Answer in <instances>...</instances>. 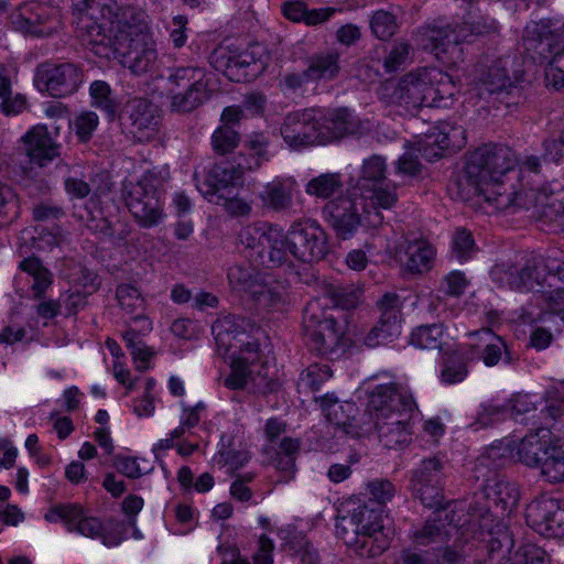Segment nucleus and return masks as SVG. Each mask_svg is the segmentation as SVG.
I'll use <instances>...</instances> for the list:
<instances>
[{
  "label": "nucleus",
  "mask_w": 564,
  "mask_h": 564,
  "mask_svg": "<svg viewBox=\"0 0 564 564\" xmlns=\"http://www.w3.org/2000/svg\"><path fill=\"white\" fill-rule=\"evenodd\" d=\"M498 452L495 447L488 449L477 458L473 469L471 478L481 481L479 491L474 495L475 503L470 507L474 518L485 520L490 517H505L518 506L520 492L517 484L491 470V467L496 469L503 465L501 457L496 462Z\"/></svg>",
  "instance_id": "nucleus-1"
},
{
  "label": "nucleus",
  "mask_w": 564,
  "mask_h": 564,
  "mask_svg": "<svg viewBox=\"0 0 564 564\" xmlns=\"http://www.w3.org/2000/svg\"><path fill=\"white\" fill-rule=\"evenodd\" d=\"M448 75L438 70L419 69L404 75L397 84L386 83L382 96L413 113L421 107H437L445 94L453 95Z\"/></svg>",
  "instance_id": "nucleus-2"
},
{
  "label": "nucleus",
  "mask_w": 564,
  "mask_h": 564,
  "mask_svg": "<svg viewBox=\"0 0 564 564\" xmlns=\"http://www.w3.org/2000/svg\"><path fill=\"white\" fill-rule=\"evenodd\" d=\"M550 430L539 427L527 434L517 451L518 458L529 467H539L551 484L564 481V437L550 438Z\"/></svg>",
  "instance_id": "nucleus-3"
},
{
  "label": "nucleus",
  "mask_w": 564,
  "mask_h": 564,
  "mask_svg": "<svg viewBox=\"0 0 564 564\" xmlns=\"http://www.w3.org/2000/svg\"><path fill=\"white\" fill-rule=\"evenodd\" d=\"M213 334L219 348H224L235 361L254 364L259 343L257 335L261 329L251 319L237 315H227L213 324Z\"/></svg>",
  "instance_id": "nucleus-4"
},
{
  "label": "nucleus",
  "mask_w": 564,
  "mask_h": 564,
  "mask_svg": "<svg viewBox=\"0 0 564 564\" xmlns=\"http://www.w3.org/2000/svg\"><path fill=\"white\" fill-rule=\"evenodd\" d=\"M303 336L307 348L318 356L333 358L344 350V327L330 310L310 303L303 315Z\"/></svg>",
  "instance_id": "nucleus-5"
},
{
  "label": "nucleus",
  "mask_w": 564,
  "mask_h": 564,
  "mask_svg": "<svg viewBox=\"0 0 564 564\" xmlns=\"http://www.w3.org/2000/svg\"><path fill=\"white\" fill-rule=\"evenodd\" d=\"M518 162L519 159L511 148L503 144H484L469 154L457 185L471 186L475 192L479 180L506 177Z\"/></svg>",
  "instance_id": "nucleus-6"
},
{
  "label": "nucleus",
  "mask_w": 564,
  "mask_h": 564,
  "mask_svg": "<svg viewBox=\"0 0 564 564\" xmlns=\"http://www.w3.org/2000/svg\"><path fill=\"white\" fill-rule=\"evenodd\" d=\"M163 181L154 171L145 172L137 182L123 183L122 196L129 212L144 228L158 225L163 216L160 188Z\"/></svg>",
  "instance_id": "nucleus-7"
},
{
  "label": "nucleus",
  "mask_w": 564,
  "mask_h": 564,
  "mask_svg": "<svg viewBox=\"0 0 564 564\" xmlns=\"http://www.w3.org/2000/svg\"><path fill=\"white\" fill-rule=\"evenodd\" d=\"M205 69L197 66L175 68L167 77V96L171 110L188 113L210 98Z\"/></svg>",
  "instance_id": "nucleus-8"
},
{
  "label": "nucleus",
  "mask_w": 564,
  "mask_h": 564,
  "mask_svg": "<svg viewBox=\"0 0 564 564\" xmlns=\"http://www.w3.org/2000/svg\"><path fill=\"white\" fill-rule=\"evenodd\" d=\"M475 83L479 90L496 95L507 108L524 104L530 86V83L524 80L523 74H514L511 80L502 58L492 62L489 66L479 65L476 68Z\"/></svg>",
  "instance_id": "nucleus-9"
},
{
  "label": "nucleus",
  "mask_w": 564,
  "mask_h": 564,
  "mask_svg": "<svg viewBox=\"0 0 564 564\" xmlns=\"http://www.w3.org/2000/svg\"><path fill=\"white\" fill-rule=\"evenodd\" d=\"M116 59H120L134 75L152 73L158 67L159 54L156 43L149 33L141 29L126 25L119 31Z\"/></svg>",
  "instance_id": "nucleus-10"
},
{
  "label": "nucleus",
  "mask_w": 564,
  "mask_h": 564,
  "mask_svg": "<svg viewBox=\"0 0 564 564\" xmlns=\"http://www.w3.org/2000/svg\"><path fill=\"white\" fill-rule=\"evenodd\" d=\"M208 59L215 70L236 83L252 80L264 70L259 46L246 50L219 46L210 53Z\"/></svg>",
  "instance_id": "nucleus-11"
},
{
  "label": "nucleus",
  "mask_w": 564,
  "mask_h": 564,
  "mask_svg": "<svg viewBox=\"0 0 564 564\" xmlns=\"http://www.w3.org/2000/svg\"><path fill=\"white\" fill-rule=\"evenodd\" d=\"M289 243L293 258L303 263L322 260L328 252V236L314 219L305 218L294 221L290 228Z\"/></svg>",
  "instance_id": "nucleus-12"
},
{
  "label": "nucleus",
  "mask_w": 564,
  "mask_h": 564,
  "mask_svg": "<svg viewBox=\"0 0 564 564\" xmlns=\"http://www.w3.org/2000/svg\"><path fill=\"white\" fill-rule=\"evenodd\" d=\"M447 462L432 456L421 462L412 471L411 484L415 496L427 508H440L445 503L443 488Z\"/></svg>",
  "instance_id": "nucleus-13"
},
{
  "label": "nucleus",
  "mask_w": 564,
  "mask_h": 564,
  "mask_svg": "<svg viewBox=\"0 0 564 564\" xmlns=\"http://www.w3.org/2000/svg\"><path fill=\"white\" fill-rule=\"evenodd\" d=\"M121 126L141 143L155 140L160 131L158 107L149 99L134 97L129 99L119 117Z\"/></svg>",
  "instance_id": "nucleus-14"
},
{
  "label": "nucleus",
  "mask_w": 564,
  "mask_h": 564,
  "mask_svg": "<svg viewBox=\"0 0 564 564\" xmlns=\"http://www.w3.org/2000/svg\"><path fill=\"white\" fill-rule=\"evenodd\" d=\"M364 209L361 197L347 193L328 200L322 208L323 216L338 239L354 237L361 225Z\"/></svg>",
  "instance_id": "nucleus-15"
},
{
  "label": "nucleus",
  "mask_w": 564,
  "mask_h": 564,
  "mask_svg": "<svg viewBox=\"0 0 564 564\" xmlns=\"http://www.w3.org/2000/svg\"><path fill=\"white\" fill-rule=\"evenodd\" d=\"M474 35V28L469 22L453 28L447 24L445 26H427L422 30L421 43L424 50L430 51L437 59L443 62H452L458 57L462 50L459 44L469 41Z\"/></svg>",
  "instance_id": "nucleus-16"
},
{
  "label": "nucleus",
  "mask_w": 564,
  "mask_h": 564,
  "mask_svg": "<svg viewBox=\"0 0 564 564\" xmlns=\"http://www.w3.org/2000/svg\"><path fill=\"white\" fill-rule=\"evenodd\" d=\"M83 83L82 69L73 63H43L36 67L34 84L40 91L54 98L76 93Z\"/></svg>",
  "instance_id": "nucleus-17"
},
{
  "label": "nucleus",
  "mask_w": 564,
  "mask_h": 564,
  "mask_svg": "<svg viewBox=\"0 0 564 564\" xmlns=\"http://www.w3.org/2000/svg\"><path fill=\"white\" fill-rule=\"evenodd\" d=\"M477 191L471 186L457 185L458 194L464 200H470L475 197L482 198L496 210H509L520 206L521 194L514 184H507L503 177L498 180L482 178L477 182Z\"/></svg>",
  "instance_id": "nucleus-18"
},
{
  "label": "nucleus",
  "mask_w": 564,
  "mask_h": 564,
  "mask_svg": "<svg viewBox=\"0 0 564 564\" xmlns=\"http://www.w3.org/2000/svg\"><path fill=\"white\" fill-rule=\"evenodd\" d=\"M321 118L315 110L304 109L290 112L281 127L284 141L294 149L302 147L323 144Z\"/></svg>",
  "instance_id": "nucleus-19"
},
{
  "label": "nucleus",
  "mask_w": 564,
  "mask_h": 564,
  "mask_svg": "<svg viewBox=\"0 0 564 564\" xmlns=\"http://www.w3.org/2000/svg\"><path fill=\"white\" fill-rule=\"evenodd\" d=\"M435 509L433 516L412 533V539L417 545L441 546L451 542L460 529L462 524L456 521L454 510H447L444 506Z\"/></svg>",
  "instance_id": "nucleus-20"
},
{
  "label": "nucleus",
  "mask_w": 564,
  "mask_h": 564,
  "mask_svg": "<svg viewBox=\"0 0 564 564\" xmlns=\"http://www.w3.org/2000/svg\"><path fill=\"white\" fill-rule=\"evenodd\" d=\"M323 144H327L350 135L364 134L369 130L362 121L348 108H337L319 116Z\"/></svg>",
  "instance_id": "nucleus-21"
},
{
  "label": "nucleus",
  "mask_w": 564,
  "mask_h": 564,
  "mask_svg": "<svg viewBox=\"0 0 564 564\" xmlns=\"http://www.w3.org/2000/svg\"><path fill=\"white\" fill-rule=\"evenodd\" d=\"M247 170H252L251 164H243L240 160L237 164L232 163H216L207 172L205 181L199 191L204 195L232 194L236 186L242 182L243 173Z\"/></svg>",
  "instance_id": "nucleus-22"
},
{
  "label": "nucleus",
  "mask_w": 564,
  "mask_h": 564,
  "mask_svg": "<svg viewBox=\"0 0 564 564\" xmlns=\"http://www.w3.org/2000/svg\"><path fill=\"white\" fill-rule=\"evenodd\" d=\"M369 406L375 416L404 412L411 414L415 408L412 395L395 383L380 384L370 394Z\"/></svg>",
  "instance_id": "nucleus-23"
},
{
  "label": "nucleus",
  "mask_w": 564,
  "mask_h": 564,
  "mask_svg": "<svg viewBox=\"0 0 564 564\" xmlns=\"http://www.w3.org/2000/svg\"><path fill=\"white\" fill-rule=\"evenodd\" d=\"M410 416L411 414L404 412L375 416L379 441L386 448L395 449L411 441Z\"/></svg>",
  "instance_id": "nucleus-24"
},
{
  "label": "nucleus",
  "mask_w": 564,
  "mask_h": 564,
  "mask_svg": "<svg viewBox=\"0 0 564 564\" xmlns=\"http://www.w3.org/2000/svg\"><path fill=\"white\" fill-rule=\"evenodd\" d=\"M464 131L462 128L452 127L448 123L442 127L432 128L431 132L420 141L419 151L429 160L442 158L443 151L448 149H459L463 144Z\"/></svg>",
  "instance_id": "nucleus-25"
},
{
  "label": "nucleus",
  "mask_w": 564,
  "mask_h": 564,
  "mask_svg": "<svg viewBox=\"0 0 564 564\" xmlns=\"http://www.w3.org/2000/svg\"><path fill=\"white\" fill-rule=\"evenodd\" d=\"M22 141L30 162L39 166H45L59 155V145L53 141L45 126L33 127Z\"/></svg>",
  "instance_id": "nucleus-26"
},
{
  "label": "nucleus",
  "mask_w": 564,
  "mask_h": 564,
  "mask_svg": "<svg viewBox=\"0 0 564 564\" xmlns=\"http://www.w3.org/2000/svg\"><path fill=\"white\" fill-rule=\"evenodd\" d=\"M126 25L129 24L119 21L116 26L111 28V34H107L102 24L90 22L83 26L82 37L95 55L107 59L115 58L119 31L126 29Z\"/></svg>",
  "instance_id": "nucleus-27"
},
{
  "label": "nucleus",
  "mask_w": 564,
  "mask_h": 564,
  "mask_svg": "<svg viewBox=\"0 0 564 564\" xmlns=\"http://www.w3.org/2000/svg\"><path fill=\"white\" fill-rule=\"evenodd\" d=\"M564 510L560 502L553 498L542 497L533 500L527 508V523L539 532L552 531L554 525L560 527Z\"/></svg>",
  "instance_id": "nucleus-28"
},
{
  "label": "nucleus",
  "mask_w": 564,
  "mask_h": 564,
  "mask_svg": "<svg viewBox=\"0 0 564 564\" xmlns=\"http://www.w3.org/2000/svg\"><path fill=\"white\" fill-rule=\"evenodd\" d=\"M293 259L289 243V232L283 234L281 229L273 227L256 265L270 269L283 265L293 268Z\"/></svg>",
  "instance_id": "nucleus-29"
},
{
  "label": "nucleus",
  "mask_w": 564,
  "mask_h": 564,
  "mask_svg": "<svg viewBox=\"0 0 564 564\" xmlns=\"http://www.w3.org/2000/svg\"><path fill=\"white\" fill-rule=\"evenodd\" d=\"M464 525H460L451 542L432 549L435 564H465L470 560L469 531Z\"/></svg>",
  "instance_id": "nucleus-30"
},
{
  "label": "nucleus",
  "mask_w": 564,
  "mask_h": 564,
  "mask_svg": "<svg viewBox=\"0 0 564 564\" xmlns=\"http://www.w3.org/2000/svg\"><path fill=\"white\" fill-rule=\"evenodd\" d=\"M283 15L295 23L316 26L328 21L336 12L335 8L308 9L302 0L286 1L281 7Z\"/></svg>",
  "instance_id": "nucleus-31"
},
{
  "label": "nucleus",
  "mask_w": 564,
  "mask_h": 564,
  "mask_svg": "<svg viewBox=\"0 0 564 564\" xmlns=\"http://www.w3.org/2000/svg\"><path fill=\"white\" fill-rule=\"evenodd\" d=\"M435 251L425 240L408 241L402 263L406 271L421 274L431 270Z\"/></svg>",
  "instance_id": "nucleus-32"
},
{
  "label": "nucleus",
  "mask_w": 564,
  "mask_h": 564,
  "mask_svg": "<svg viewBox=\"0 0 564 564\" xmlns=\"http://www.w3.org/2000/svg\"><path fill=\"white\" fill-rule=\"evenodd\" d=\"M547 261L551 264V270L547 269L546 278L549 310L564 323V262Z\"/></svg>",
  "instance_id": "nucleus-33"
},
{
  "label": "nucleus",
  "mask_w": 564,
  "mask_h": 564,
  "mask_svg": "<svg viewBox=\"0 0 564 564\" xmlns=\"http://www.w3.org/2000/svg\"><path fill=\"white\" fill-rule=\"evenodd\" d=\"M263 205L274 212H288L293 206L292 182L273 180L260 194Z\"/></svg>",
  "instance_id": "nucleus-34"
},
{
  "label": "nucleus",
  "mask_w": 564,
  "mask_h": 564,
  "mask_svg": "<svg viewBox=\"0 0 564 564\" xmlns=\"http://www.w3.org/2000/svg\"><path fill=\"white\" fill-rule=\"evenodd\" d=\"M300 449V441L297 438L284 437L279 445V449L275 452L271 464L281 471L282 475L275 480L279 482L290 481L295 474V460Z\"/></svg>",
  "instance_id": "nucleus-35"
},
{
  "label": "nucleus",
  "mask_w": 564,
  "mask_h": 564,
  "mask_svg": "<svg viewBox=\"0 0 564 564\" xmlns=\"http://www.w3.org/2000/svg\"><path fill=\"white\" fill-rule=\"evenodd\" d=\"M48 11L39 2H31L21 6L13 14V23L20 29L35 35H43L46 32L40 28L48 20Z\"/></svg>",
  "instance_id": "nucleus-36"
},
{
  "label": "nucleus",
  "mask_w": 564,
  "mask_h": 564,
  "mask_svg": "<svg viewBox=\"0 0 564 564\" xmlns=\"http://www.w3.org/2000/svg\"><path fill=\"white\" fill-rule=\"evenodd\" d=\"M307 73L312 83L333 80L340 70L339 53L336 51L314 54L307 58Z\"/></svg>",
  "instance_id": "nucleus-37"
},
{
  "label": "nucleus",
  "mask_w": 564,
  "mask_h": 564,
  "mask_svg": "<svg viewBox=\"0 0 564 564\" xmlns=\"http://www.w3.org/2000/svg\"><path fill=\"white\" fill-rule=\"evenodd\" d=\"M485 538L489 545L486 551L489 564H502L514 544L512 533L506 525L497 524L495 530L487 531Z\"/></svg>",
  "instance_id": "nucleus-38"
},
{
  "label": "nucleus",
  "mask_w": 564,
  "mask_h": 564,
  "mask_svg": "<svg viewBox=\"0 0 564 564\" xmlns=\"http://www.w3.org/2000/svg\"><path fill=\"white\" fill-rule=\"evenodd\" d=\"M485 538L489 545L486 551L489 564H502L514 544L512 533L506 525L497 524L495 530L487 531Z\"/></svg>",
  "instance_id": "nucleus-39"
},
{
  "label": "nucleus",
  "mask_w": 564,
  "mask_h": 564,
  "mask_svg": "<svg viewBox=\"0 0 564 564\" xmlns=\"http://www.w3.org/2000/svg\"><path fill=\"white\" fill-rule=\"evenodd\" d=\"M273 226L267 223H254L246 226L239 232L240 243L248 250V257L254 263L264 250L265 241Z\"/></svg>",
  "instance_id": "nucleus-40"
},
{
  "label": "nucleus",
  "mask_w": 564,
  "mask_h": 564,
  "mask_svg": "<svg viewBox=\"0 0 564 564\" xmlns=\"http://www.w3.org/2000/svg\"><path fill=\"white\" fill-rule=\"evenodd\" d=\"M356 516L358 528L364 535V540L372 547L373 540H378V534L382 533L384 528L381 510L372 509L366 503L359 505L351 510Z\"/></svg>",
  "instance_id": "nucleus-41"
},
{
  "label": "nucleus",
  "mask_w": 564,
  "mask_h": 564,
  "mask_svg": "<svg viewBox=\"0 0 564 564\" xmlns=\"http://www.w3.org/2000/svg\"><path fill=\"white\" fill-rule=\"evenodd\" d=\"M356 516L351 511L346 516L337 518L336 521V535L347 546L354 547L356 551L364 555V551L368 554L373 555L371 546L368 545L367 541L364 540V535L358 528Z\"/></svg>",
  "instance_id": "nucleus-42"
},
{
  "label": "nucleus",
  "mask_w": 564,
  "mask_h": 564,
  "mask_svg": "<svg viewBox=\"0 0 564 564\" xmlns=\"http://www.w3.org/2000/svg\"><path fill=\"white\" fill-rule=\"evenodd\" d=\"M401 319L395 315L388 314L386 317L380 316L377 324L368 332L364 338L367 347L375 348L380 345L391 343L401 333Z\"/></svg>",
  "instance_id": "nucleus-43"
},
{
  "label": "nucleus",
  "mask_w": 564,
  "mask_h": 564,
  "mask_svg": "<svg viewBox=\"0 0 564 564\" xmlns=\"http://www.w3.org/2000/svg\"><path fill=\"white\" fill-rule=\"evenodd\" d=\"M343 187V175L338 172H327L311 178L305 185V193L318 199H328Z\"/></svg>",
  "instance_id": "nucleus-44"
},
{
  "label": "nucleus",
  "mask_w": 564,
  "mask_h": 564,
  "mask_svg": "<svg viewBox=\"0 0 564 564\" xmlns=\"http://www.w3.org/2000/svg\"><path fill=\"white\" fill-rule=\"evenodd\" d=\"M547 269L551 264L547 260L539 256H532L522 264V275L529 283L523 284V290H536L546 295Z\"/></svg>",
  "instance_id": "nucleus-45"
},
{
  "label": "nucleus",
  "mask_w": 564,
  "mask_h": 564,
  "mask_svg": "<svg viewBox=\"0 0 564 564\" xmlns=\"http://www.w3.org/2000/svg\"><path fill=\"white\" fill-rule=\"evenodd\" d=\"M19 268L33 279L31 290L35 299H42L46 290L53 283L52 273L42 264L36 257H29L22 260Z\"/></svg>",
  "instance_id": "nucleus-46"
},
{
  "label": "nucleus",
  "mask_w": 564,
  "mask_h": 564,
  "mask_svg": "<svg viewBox=\"0 0 564 564\" xmlns=\"http://www.w3.org/2000/svg\"><path fill=\"white\" fill-rule=\"evenodd\" d=\"M116 296L119 306L132 316L133 321H147L144 316V300L141 292L131 284H120L117 288Z\"/></svg>",
  "instance_id": "nucleus-47"
},
{
  "label": "nucleus",
  "mask_w": 564,
  "mask_h": 564,
  "mask_svg": "<svg viewBox=\"0 0 564 564\" xmlns=\"http://www.w3.org/2000/svg\"><path fill=\"white\" fill-rule=\"evenodd\" d=\"M387 164L384 158L373 154L362 163L358 186L360 188H370L382 185L386 180Z\"/></svg>",
  "instance_id": "nucleus-48"
},
{
  "label": "nucleus",
  "mask_w": 564,
  "mask_h": 564,
  "mask_svg": "<svg viewBox=\"0 0 564 564\" xmlns=\"http://www.w3.org/2000/svg\"><path fill=\"white\" fill-rule=\"evenodd\" d=\"M324 294L335 307L341 310L355 308L359 303L360 292L352 284L329 283L324 288Z\"/></svg>",
  "instance_id": "nucleus-49"
},
{
  "label": "nucleus",
  "mask_w": 564,
  "mask_h": 564,
  "mask_svg": "<svg viewBox=\"0 0 564 564\" xmlns=\"http://www.w3.org/2000/svg\"><path fill=\"white\" fill-rule=\"evenodd\" d=\"M89 93L93 98V105L102 110L108 120H115L118 112V102L111 95L109 84L104 80H95L89 87Z\"/></svg>",
  "instance_id": "nucleus-50"
},
{
  "label": "nucleus",
  "mask_w": 564,
  "mask_h": 564,
  "mask_svg": "<svg viewBox=\"0 0 564 564\" xmlns=\"http://www.w3.org/2000/svg\"><path fill=\"white\" fill-rule=\"evenodd\" d=\"M443 325L431 324L414 328L410 336V344L421 349H444L442 344Z\"/></svg>",
  "instance_id": "nucleus-51"
},
{
  "label": "nucleus",
  "mask_w": 564,
  "mask_h": 564,
  "mask_svg": "<svg viewBox=\"0 0 564 564\" xmlns=\"http://www.w3.org/2000/svg\"><path fill=\"white\" fill-rule=\"evenodd\" d=\"M490 275L492 280L501 286H508L512 290H523V284L529 283L522 275V265L512 263L496 264Z\"/></svg>",
  "instance_id": "nucleus-52"
},
{
  "label": "nucleus",
  "mask_w": 564,
  "mask_h": 564,
  "mask_svg": "<svg viewBox=\"0 0 564 564\" xmlns=\"http://www.w3.org/2000/svg\"><path fill=\"white\" fill-rule=\"evenodd\" d=\"M545 408L541 412L545 419L552 421L561 420L564 424V380L556 381L550 386L544 394Z\"/></svg>",
  "instance_id": "nucleus-53"
},
{
  "label": "nucleus",
  "mask_w": 564,
  "mask_h": 564,
  "mask_svg": "<svg viewBox=\"0 0 564 564\" xmlns=\"http://www.w3.org/2000/svg\"><path fill=\"white\" fill-rule=\"evenodd\" d=\"M369 25L372 35L380 41L390 40L399 29L397 15L383 9L372 13Z\"/></svg>",
  "instance_id": "nucleus-54"
},
{
  "label": "nucleus",
  "mask_w": 564,
  "mask_h": 564,
  "mask_svg": "<svg viewBox=\"0 0 564 564\" xmlns=\"http://www.w3.org/2000/svg\"><path fill=\"white\" fill-rule=\"evenodd\" d=\"M89 204L96 207V202L90 200ZM79 220L85 223L86 227L97 234H101L104 237H113L112 223L106 217L101 209L95 208L91 210L88 206L82 213L77 214Z\"/></svg>",
  "instance_id": "nucleus-55"
},
{
  "label": "nucleus",
  "mask_w": 564,
  "mask_h": 564,
  "mask_svg": "<svg viewBox=\"0 0 564 564\" xmlns=\"http://www.w3.org/2000/svg\"><path fill=\"white\" fill-rule=\"evenodd\" d=\"M467 358L463 352L453 351L444 359L442 380L446 383H457L467 375Z\"/></svg>",
  "instance_id": "nucleus-56"
},
{
  "label": "nucleus",
  "mask_w": 564,
  "mask_h": 564,
  "mask_svg": "<svg viewBox=\"0 0 564 564\" xmlns=\"http://www.w3.org/2000/svg\"><path fill=\"white\" fill-rule=\"evenodd\" d=\"M239 133L232 127L219 126L212 134V148L216 154L231 153L239 144Z\"/></svg>",
  "instance_id": "nucleus-57"
},
{
  "label": "nucleus",
  "mask_w": 564,
  "mask_h": 564,
  "mask_svg": "<svg viewBox=\"0 0 564 564\" xmlns=\"http://www.w3.org/2000/svg\"><path fill=\"white\" fill-rule=\"evenodd\" d=\"M84 514L83 508L77 503L53 506L44 516L48 522H55L58 519L65 522L66 527H76V523Z\"/></svg>",
  "instance_id": "nucleus-58"
},
{
  "label": "nucleus",
  "mask_w": 564,
  "mask_h": 564,
  "mask_svg": "<svg viewBox=\"0 0 564 564\" xmlns=\"http://www.w3.org/2000/svg\"><path fill=\"white\" fill-rule=\"evenodd\" d=\"M453 254L459 261H466L477 251L471 232L465 228H457L452 239Z\"/></svg>",
  "instance_id": "nucleus-59"
},
{
  "label": "nucleus",
  "mask_w": 564,
  "mask_h": 564,
  "mask_svg": "<svg viewBox=\"0 0 564 564\" xmlns=\"http://www.w3.org/2000/svg\"><path fill=\"white\" fill-rule=\"evenodd\" d=\"M509 560L510 564H547L546 552L531 543L521 545Z\"/></svg>",
  "instance_id": "nucleus-60"
},
{
  "label": "nucleus",
  "mask_w": 564,
  "mask_h": 564,
  "mask_svg": "<svg viewBox=\"0 0 564 564\" xmlns=\"http://www.w3.org/2000/svg\"><path fill=\"white\" fill-rule=\"evenodd\" d=\"M480 358L487 367L496 366L501 359L506 364H511L514 360L508 346L500 337L497 338L496 343L486 344Z\"/></svg>",
  "instance_id": "nucleus-61"
},
{
  "label": "nucleus",
  "mask_w": 564,
  "mask_h": 564,
  "mask_svg": "<svg viewBox=\"0 0 564 564\" xmlns=\"http://www.w3.org/2000/svg\"><path fill=\"white\" fill-rule=\"evenodd\" d=\"M249 390L254 393L267 394L274 389V382L268 376V369L261 365H248Z\"/></svg>",
  "instance_id": "nucleus-62"
},
{
  "label": "nucleus",
  "mask_w": 564,
  "mask_h": 564,
  "mask_svg": "<svg viewBox=\"0 0 564 564\" xmlns=\"http://www.w3.org/2000/svg\"><path fill=\"white\" fill-rule=\"evenodd\" d=\"M545 80L556 90L564 88V48L550 61L545 69Z\"/></svg>",
  "instance_id": "nucleus-63"
},
{
  "label": "nucleus",
  "mask_w": 564,
  "mask_h": 564,
  "mask_svg": "<svg viewBox=\"0 0 564 564\" xmlns=\"http://www.w3.org/2000/svg\"><path fill=\"white\" fill-rule=\"evenodd\" d=\"M290 551L292 552V556L297 558L301 564H318L319 563V554L314 545L301 538L299 540L292 541L290 544Z\"/></svg>",
  "instance_id": "nucleus-64"
}]
</instances>
